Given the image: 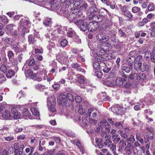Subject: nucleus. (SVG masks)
Instances as JSON below:
<instances>
[{
	"label": "nucleus",
	"mask_w": 155,
	"mask_h": 155,
	"mask_svg": "<svg viewBox=\"0 0 155 155\" xmlns=\"http://www.w3.org/2000/svg\"><path fill=\"white\" fill-rule=\"evenodd\" d=\"M90 11L91 12V13H95L97 12L98 11L97 8L96 7L95 5H93L90 8Z\"/></svg>",
	"instance_id": "ea45409f"
},
{
	"label": "nucleus",
	"mask_w": 155,
	"mask_h": 155,
	"mask_svg": "<svg viewBox=\"0 0 155 155\" xmlns=\"http://www.w3.org/2000/svg\"><path fill=\"white\" fill-rule=\"evenodd\" d=\"M99 25L96 22H91L88 25L87 29L89 31L93 32L98 28Z\"/></svg>",
	"instance_id": "f03ea898"
},
{
	"label": "nucleus",
	"mask_w": 155,
	"mask_h": 155,
	"mask_svg": "<svg viewBox=\"0 0 155 155\" xmlns=\"http://www.w3.org/2000/svg\"><path fill=\"white\" fill-rule=\"evenodd\" d=\"M72 29H71V30L70 31H68L67 32V34L68 36L70 37H71L73 36V35L74 34V31H72Z\"/></svg>",
	"instance_id": "13d9d810"
},
{
	"label": "nucleus",
	"mask_w": 155,
	"mask_h": 155,
	"mask_svg": "<svg viewBox=\"0 0 155 155\" xmlns=\"http://www.w3.org/2000/svg\"><path fill=\"white\" fill-rule=\"evenodd\" d=\"M106 50L104 49H101L99 51V54L101 55H104L106 53Z\"/></svg>",
	"instance_id": "774afa93"
},
{
	"label": "nucleus",
	"mask_w": 155,
	"mask_h": 155,
	"mask_svg": "<svg viewBox=\"0 0 155 155\" xmlns=\"http://www.w3.org/2000/svg\"><path fill=\"white\" fill-rule=\"evenodd\" d=\"M97 39L98 40L102 41L105 40L106 41L108 40V36H107L104 35L103 32L99 33L96 36Z\"/></svg>",
	"instance_id": "0eeeda50"
},
{
	"label": "nucleus",
	"mask_w": 155,
	"mask_h": 155,
	"mask_svg": "<svg viewBox=\"0 0 155 155\" xmlns=\"http://www.w3.org/2000/svg\"><path fill=\"white\" fill-rule=\"evenodd\" d=\"M30 110L34 115L38 116L39 115V112L36 108L34 107H31V108Z\"/></svg>",
	"instance_id": "a878e982"
},
{
	"label": "nucleus",
	"mask_w": 155,
	"mask_h": 155,
	"mask_svg": "<svg viewBox=\"0 0 155 155\" xmlns=\"http://www.w3.org/2000/svg\"><path fill=\"white\" fill-rule=\"evenodd\" d=\"M137 80H144L146 79V76L143 72L139 73L138 74Z\"/></svg>",
	"instance_id": "bb28decb"
},
{
	"label": "nucleus",
	"mask_w": 155,
	"mask_h": 155,
	"mask_svg": "<svg viewBox=\"0 0 155 155\" xmlns=\"http://www.w3.org/2000/svg\"><path fill=\"white\" fill-rule=\"evenodd\" d=\"M52 22L51 21V19L50 18H45L43 21V24L45 26V27L48 26L49 27V28H48V31H50L52 29V28H51V24L52 23Z\"/></svg>",
	"instance_id": "39448f33"
},
{
	"label": "nucleus",
	"mask_w": 155,
	"mask_h": 155,
	"mask_svg": "<svg viewBox=\"0 0 155 155\" xmlns=\"http://www.w3.org/2000/svg\"><path fill=\"white\" fill-rule=\"evenodd\" d=\"M18 153H16L15 154H8L7 151L5 150L3 152V155H18Z\"/></svg>",
	"instance_id": "69168bd1"
},
{
	"label": "nucleus",
	"mask_w": 155,
	"mask_h": 155,
	"mask_svg": "<svg viewBox=\"0 0 155 155\" xmlns=\"http://www.w3.org/2000/svg\"><path fill=\"white\" fill-rule=\"evenodd\" d=\"M47 102L48 105L50 104L55 105L56 103L55 97H48L47 99Z\"/></svg>",
	"instance_id": "6ab92c4d"
},
{
	"label": "nucleus",
	"mask_w": 155,
	"mask_h": 155,
	"mask_svg": "<svg viewBox=\"0 0 155 155\" xmlns=\"http://www.w3.org/2000/svg\"><path fill=\"white\" fill-rule=\"evenodd\" d=\"M104 17V16L101 15H93L92 18L95 21V22L97 23V22L101 21L103 20Z\"/></svg>",
	"instance_id": "423d86ee"
},
{
	"label": "nucleus",
	"mask_w": 155,
	"mask_h": 155,
	"mask_svg": "<svg viewBox=\"0 0 155 155\" xmlns=\"http://www.w3.org/2000/svg\"><path fill=\"white\" fill-rule=\"evenodd\" d=\"M130 67L124 65L122 67V70L123 71H124L127 73H129L131 70V68Z\"/></svg>",
	"instance_id": "f704fd0d"
},
{
	"label": "nucleus",
	"mask_w": 155,
	"mask_h": 155,
	"mask_svg": "<svg viewBox=\"0 0 155 155\" xmlns=\"http://www.w3.org/2000/svg\"><path fill=\"white\" fill-rule=\"evenodd\" d=\"M123 14L124 15L130 18H132L133 16L132 13L128 11L124 13Z\"/></svg>",
	"instance_id": "de8ad7c7"
},
{
	"label": "nucleus",
	"mask_w": 155,
	"mask_h": 155,
	"mask_svg": "<svg viewBox=\"0 0 155 155\" xmlns=\"http://www.w3.org/2000/svg\"><path fill=\"white\" fill-rule=\"evenodd\" d=\"M154 4L153 3L149 4L147 7L148 10L149 11H153L154 10Z\"/></svg>",
	"instance_id": "c03bdc74"
},
{
	"label": "nucleus",
	"mask_w": 155,
	"mask_h": 155,
	"mask_svg": "<svg viewBox=\"0 0 155 155\" xmlns=\"http://www.w3.org/2000/svg\"><path fill=\"white\" fill-rule=\"evenodd\" d=\"M119 149L118 151L121 153H122L125 147L126 146V143L123 140H120L119 143Z\"/></svg>",
	"instance_id": "6e6552de"
},
{
	"label": "nucleus",
	"mask_w": 155,
	"mask_h": 155,
	"mask_svg": "<svg viewBox=\"0 0 155 155\" xmlns=\"http://www.w3.org/2000/svg\"><path fill=\"white\" fill-rule=\"evenodd\" d=\"M19 24L21 26H24L25 25H28L29 24L30 21L25 18H22L21 19Z\"/></svg>",
	"instance_id": "aec40b11"
},
{
	"label": "nucleus",
	"mask_w": 155,
	"mask_h": 155,
	"mask_svg": "<svg viewBox=\"0 0 155 155\" xmlns=\"http://www.w3.org/2000/svg\"><path fill=\"white\" fill-rule=\"evenodd\" d=\"M76 70L80 72L81 73H85V71L84 69L83 68V67L82 66H81L80 65L77 68Z\"/></svg>",
	"instance_id": "6e6d98bb"
},
{
	"label": "nucleus",
	"mask_w": 155,
	"mask_h": 155,
	"mask_svg": "<svg viewBox=\"0 0 155 155\" xmlns=\"http://www.w3.org/2000/svg\"><path fill=\"white\" fill-rule=\"evenodd\" d=\"M87 22L86 21L84 22L80 26V30L84 31H86L87 28Z\"/></svg>",
	"instance_id": "4be33fe9"
},
{
	"label": "nucleus",
	"mask_w": 155,
	"mask_h": 155,
	"mask_svg": "<svg viewBox=\"0 0 155 155\" xmlns=\"http://www.w3.org/2000/svg\"><path fill=\"white\" fill-rule=\"evenodd\" d=\"M84 18V16L82 14H78V15L77 14V17H76V19H80L82 21H83V20Z\"/></svg>",
	"instance_id": "e2e57ef3"
},
{
	"label": "nucleus",
	"mask_w": 155,
	"mask_h": 155,
	"mask_svg": "<svg viewBox=\"0 0 155 155\" xmlns=\"http://www.w3.org/2000/svg\"><path fill=\"white\" fill-rule=\"evenodd\" d=\"M116 84L119 86H120L123 84V79L120 77L117 78L116 80Z\"/></svg>",
	"instance_id": "72a5a7b5"
},
{
	"label": "nucleus",
	"mask_w": 155,
	"mask_h": 155,
	"mask_svg": "<svg viewBox=\"0 0 155 155\" xmlns=\"http://www.w3.org/2000/svg\"><path fill=\"white\" fill-rule=\"evenodd\" d=\"M143 60V57L141 55H139L137 57L136 60L135 62H140L142 63V61Z\"/></svg>",
	"instance_id": "a18cd8bd"
},
{
	"label": "nucleus",
	"mask_w": 155,
	"mask_h": 155,
	"mask_svg": "<svg viewBox=\"0 0 155 155\" xmlns=\"http://www.w3.org/2000/svg\"><path fill=\"white\" fill-rule=\"evenodd\" d=\"M107 57H108V59L110 60L114 58L115 56L113 54L110 53L108 54Z\"/></svg>",
	"instance_id": "0e129e2a"
},
{
	"label": "nucleus",
	"mask_w": 155,
	"mask_h": 155,
	"mask_svg": "<svg viewBox=\"0 0 155 155\" xmlns=\"http://www.w3.org/2000/svg\"><path fill=\"white\" fill-rule=\"evenodd\" d=\"M151 66L150 65L144 63L143 64V68H142L141 71L143 72L145 71H150L151 70Z\"/></svg>",
	"instance_id": "a211bd4d"
},
{
	"label": "nucleus",
	"mask_w": 155,
	"mask_h": 155,
	"mask_svg": "<svg viewBox=\"0 0 155 155\" xmlns=\"http://www.w3.org/2000/svg\"><path fill=\"white\" fill-rule=\"evenodd\" d=\"M138 74L135 73H131L128 76V78L131 80L134 79L137 80Z\"/></svg>",
	"instance_id": "7c9ffc66"
},
{
	"label": "nucleus",
	"mask_w": 155,
	"mask_h": 155,
	"mask_svg": "<svg viewBox=\"0 0 155 155\" xmlns=\"http://www.w3.org/2000/svg\"><path fill=\"white\" fill-rule=\"evenodd\" d=\"M116 32L114 30H110L107 32V34L108 36V38H112L116 35Z\"/></svg>",
	"instance_id": "2f4dec72"
},
{
	"label": "nucleus",
	"mask_w": 155,
	"mask_h": 155,
	"mask_svg": "<svg viewBox=\"0 0 155 155\" xmlns=\"http://www.w3.org/2000/svg\"><path fill=\"white\" fill-rule=\"evenodd\" d=\"M72 0H68V1L66 2L65 5V7L68 8L69 6H71L72 5H73L72 2H73Z\"/></svg>",
	"instance_id": "3c124183"
},
{
	"label": "nucleus",
	"mask_w": 155,
	"mask_h": 155,
	"mask_svg": "<svg viewBox=\"0 0 155 155\" xmlns=\"http://www.w3.org/2000/svg\"><path fill=\"white\" fill-rule=\"evenodd\" d=\"M12 49L16 53H19L24 51L26 49V47L25 45H23V48L19 47L16 44H13L11 45Z\"/></svg>",
	"instance_id": "20e7f679"
},
{
	"label": "nucleus",
	"mask_w": 155,
	"mask_h": 155,
	"mask_svg": "<svg viewBox=\"0 0 155 155\" xmlns=\"http://www.w3.org/2000/svg\"><path fill=\"white\" fill-rule=\"evenodd\" d=\"M84 118H83L82 117V122L84 125L87 126L88 124V121L87 120V117L86 116Z\"/></svg>",
	"instance_id": "052dcab7"
},
{
	"label": "nucleus",
	"mask_w": 155,
	"mask_h": 155,
	"mask_svg": "<svg viewBox=\"0 0 155 155\" xmlns=\"http://www.w3.org/2000/svg\"><path fill=\"white\" fill-rule=\"evenodd\" d=\"M112 142L110 139H106L104 142V145L107 147H109L112 144Z\"/></svg>",
	"instance_id": "4c0bfd02"
},
{
	"label": "nucleus",
	"mask_w": 155,
	"mask_h": 155,
	"mask_svg": "<svg viewBox=\"0 0 155 155\" xmlns=\"http://www.w3.org/2000/svg\"><path fill=\"white\" fill-rule=\"evenodd\" d=\"M102 45L104 47V49L106 51H109L112 49V46L109 43L107 42H103L102 43Z\"/></svg>",
	"instance_id": "4468645a"
},
{
	"label": "nucleus",
	"mask_w": 155,
	"mask_h": 155,
	"mask_svg": "<svg viewBox=\"0 0 155 155\" xmlns=\"http://www.w3.org/2000/svg\"><path fill=\"white\" fill-rule=\"evenodd\" d=\"M4 41L8 44H11L14 42V40L11 38L6 37L4 40Z\"/></svg>",
	"instance_id": "a19ab883"
},
{
	"label": "nucleus",
	"mask_w": 155,
	"mask_h": 155,
	"mask_svg": "<svg viewBox=\"0 0 155 155\" xmlns=\"http://www.w3.org/2000/svg\"><path fill=\"white\" fill-rule=\"evenodd\" d=\"M75 79L80 84H82L84 82V77L80 74H76L74 76Z\"/></svg>",
	"instance_id": "9d476101"
},
{
	"label": "nucleus",
	"mask_w": 155,
	"mask_h": 155,
	"mask_svg": "<svg viewBox=\"0 0 155 155\" xmlns=\"http://www.w3.org/2000/svg\"><path fill=\"white\" fill-rule=\"evenodd\" d=\"M95 75L98 78H101L102 76V73L100 71H96L95 72Z\"/></svg>",
	"instance_id": "864d4df0"
},
{
	"label": "nucleus",
	"mask_w": 155,
	"mask_h": 155,
	"mask_svg": "<svg viewBox=\"0 0 155 155\" xmlns=\"http://www.w3.org/2000/svg\"><path fill=\"white\" fill-rule=\"evenodd\" d=\"M15 75V72L12 70L8 71L7 73L6 74V76L8 78H11Z\"/></svg>",
	"instance_id": "c756f323"
},
{
	"label": "nucleus",
	"mask_w": 155,
	"mask_h": 155,
	"mask_svg": "<svg viewBox=\"0 0 155 155\" xmlns=\"http://www.w3.org/2000/svg\"><path fill=\"white\" fill-rule=\"evenodd\" d=\"M36 41L34 35H30L28 36V41L30 44H34Z\"/></svg>",
	"instance_id": "5701e85b"
},
{
	"label": "nucleus",
	"mask_w": 155,
	"mask_h": 155,
	"mask_svg": "<svg viewBox=\"0 0 155 155\" xmlns=\"http://www.w3.org/2000/svg\"><path fill=\"white\" fill-rule=\"evenodd\" d=\"M82 21H82L81 19H78L75 20L74 21V23L77 25H78L82 22Z\"/></svg>",
	"instance_id": "338daca9"
},
{
	"label": "nucleus",
	"mask_w": 155,
	"mask_h": 155,
	"mask_svg": "<svg viewBox=\"0 0 155 155\" xmlns=\"http://www.w3.org/2000/svg\"><path fill=\"white\" fill-rule=\"evenodd\" d=\"M82 4L80 6L79 8L81 9V10H85L88 7V5L87 3L84 2H83Z\"/></svg>",
	"instance_id": "473e14b6"
},
{
	"label": "nucleus",
	"mask_w": 155,
	"mask_h": 155,
	"mask_svg": "<svg viewBox=\"0 0 155 155\" xmlns=\"http://www.w3.org/2000/svg\"><path fill=\"white\" fill-rule=\"evenodd\" d=\"M17 108L16 107L13 106L11 110V111L13 115V117L15 119H18L21 117V114L18 111Z\"/></svg>",
	"instance_id": "7ed1b4c3"
},
{
	"label": "nucleus",
	"mask_w": 155,
	"mask_h": 155,
	"mask_svg": "<svg viewBox=\"0 0 155 155\" xmlns=\"http://www.w3.org/2000/svg\"><path fill=\"white\" fill-rule=\"evenodd\" d=\"M77 16V12L74 13L73 12H71L70 13L68 17V18L71 22L76 19Z\"/></svg>",
	"instance_id": "ddd939ff"
},
{
	"label": "nucleus",
	"mask_w": 155,
	"mask_h": 155,
	"mask_svg": "<svg viewBox=\"0 0 155 155\" xmlns=\"http://www.w3.org/2000/svg\"><path fill=\"white\" fill-rule=\"evenodd\" d=\"M82 0H74L73 2V5L79 8L80 5L82 3Z\"/></svg>",
	"instance_id": "b1692460"
},
{
	"label": "nucleus",
	"mask_w": 155,
	"mask_h": 155,
	"mask_svg": "<svg viewBox=\"0 0 155 155\" xmlns=\"http://www.w3.org/2000/svg\"><path fill=\"white\" fill-rule=\"evenodd\" d=\"M102 59V57L101 56H98L95 58L96 60L99 62L100 69L102 67H104L106 66L105 63L103 61V60Z\"/></svg>",
	"instance_id": "2eb2a0df"
},
{
	"label": "nucleus",
	"mask_w": 155,
	"mask_h": 155,
	"mask_svg": "<svg viewBox=\"0 0 155 155\" xmlns=\"http://www.w3.org/2000/svg\"><path fill=\"white\" fill-rule=\"evenodd\" d=\"M117 137L118 135H117L116 137H115L113 140V141L115 143H117L121 140L120 138Z\"/></svg>",
	"instance_id": "bf43d9fd"
},
{
	"label": "nucleus",
	"mask_w": 155,
	"mask_h": 155,
	"mask_svg": "<svg viewBox=\"0 0 155 155\" xmlns=\"http://www.w3.org/2000/svg\"><path fill=\"white\" fill-rule=\"evenodd\" d=\"M35 87L36 89L40 91H41L45 89L46 87L45 85L41 84H37L35 85Z\"/></svg>",
	"instance_id": "c85d7f7f"
},
{
	"label": "nucleus",
	"mask_w": 155,
	"mask_h": 155,
	"mask_svg": "<svg viewBox=\"0 0 155 155\" xmlns=\"http://www.w3.org/2000/svg\"><path fill=\"white\" fill-rule=\"evenodd\" d=\"M11 116L10 111L7 110H5L2 114V117L5 119H10L11 118Z\"/></svg>",
	"instance_id": "f3484780"
},
{
	"label": "nucleus",
	"mask_w": 155,
	"mask_h": 155,
	"mask_svg": "<svg viewBox=\"0 0 155 155\" xmlns=\"http://www.w3.org/2000/svg\"><path fill=\"white\" fill-rule=\"evenodd\" d=\"M142 63L135 62L134 63V68L137 71H141Z\"/></svg>",
	"instance_id": "dca6fc26"
},
{
	"label": "nucleus",
	"mask_w": 155,
	"mask_h": 155,
	"mask_svg": "<svg viewBox=\"0 0 155 155\" xmlns=\"http://www.w3.org/2000/svg\"><path fill=\"white\" fill-rule=\"evenodd\" d=\"M135 57L133 56H129L127 60V62L129 63V66L131 68L133 67V63L135 61Z\"/></svg>",
	"instance_id": "9b49d317"
},
{
	"label": "nucleus",
	"mask_w": 155,
	"mask_h": 155,
	"mask_svg": "<svg viewBox=\"0 0 155 155\" xmlns=\"http://www.w3.org/2000/svg\"><path fill=\"white\" fill-rule=\"evenodd\" d=\"M68 97H58V103L59 105L63 106L65 105L68 102Z\"/></svg>",
	"instance_id": "1a4fd4ad"
},
{
	"label": "nucleus",
	"mask_w": 155,
	"mask_h": 155,
	"mask_svg": "<svg viewBox=\"0 0 155 155\" xmlns=\"http://www.w3.org/2000/svg\"><path fill=\"white\" fill-rule=\"evenodd\" d=\"M109 147H110V150L113 153H115L116 150V146L114 144L112 143Z\"/></svg>",
	"instance_id": "603ef678"
},
{
	"label": "nucleus",
	"mask_w": 155,
	"mask_h": 155,
	"mask_svg": "<svg viewBox=\"0 0 155 155\" xmlns=\"http://www.w3.org/2000/svg\"><path fill=\"white\" fill-rule=\"evenodd\" d=\"M74 93L73 92L71 91V92H68L66 93V96L65 97H80L79 96H75L74 95Z\"/></svg>",
	"instance_id": "37998d69"
},
{
	"label": "nucleus",
	"mask_w": 155,
	"mask_h": 155,
	"mask_svg": "<svg viewBox=\"0 0 155 155\" xmlns=\"http://www.w3.org/2000/svg\"><path fill=\"white\" fill-rule=\"evenodd\" d=\"M115 127L119 129H122L123 127V123L122 122H118L114 124Z\"/></svg>",
	"instance_id": "e433bc0d"
},
{
	"label": "nucleus",
	"mask_w": 155,
	"mask_h": 155,
	"mask_svg": "<svg viewBox=\"0 0 155 155\" xmlns=\"http://www.w3.org/2000/svg\"><path fill=\"white\" fill-rule=\"evenodd\" d=\"M28 63L29 66H31L34 65L35 61L34 59H32L27 61Z\"/></svg>",
	"instance_id": "4d7b16f0"
},
{
	"label": "nucleus",
	"mask_w": 155,
	"mask_h": 155,
	"mask_svg": "<svg viewBox=\"0 0 155 155\" xmlns=\"http://www.w3.org/2000/svg\"><path fill=\"white\" fill-rule=\"evenodd\" d=\"M151 53L150 51H147L145 53L144 57L147 60H148L150 58V57H151Z\"/></svg>",
	"instance_id": "49530a36"
},
{
	"label": "nucleus",
	"mask_w": 155,
	"mask_h": 155,
	"mask_svg": "<svg viewBox=\"0 0 155 155\" xmlns=\"http://www.w3.org/2000/svg\"><path fill=\"white\" fill-rule=\"evenodd\" d=\"M68 41L66 39H63L61 40V45L63 47H65L67 45Z\"/></svg>",
	"instance_id": "5fc2aeb1"
},
{
	"label": "nucleus",
	"mask_w": 155,
	"mask_h": 155,
	"mask_svg": "<svg viewBox=\"0 0 155 155\" xmlns=\"http://www.w3.org/2000/svg\"><path fill=\"white\" fill-rule=\"evenodd\" d=\"M151 60L152 62L155 63V50L153 51L151 53Z\"/></svg>",
	"instance_id": "09e8293b"
},
{
	"label": "nucleus",
	"mask_w": 155,
	"mask_h": 155,
	"mask_svg": "<svg viewBox=\"0 0 155 155\" xmlns=\"http://www.w3.org/2000/svg\"><path fill=\"white\" fill-rule=\"evenodd\" d=\"M0 71L4 73H5L7 71V68L5 65L2 64L0 68Z\"/></svg>",
	"instance_id": "58836bf2"
},
{
	"label": "nucleus",
	"mask_w": 155,
	"mask_h": 155,
	"mask_svg": "<svg viewBox=\"0 0 155 155\" xmlns=\"http://www.w3.org/2000/svg\"><path fill=\"white\" fill-rule=\"evenodd\" d=\"M140 10V8L136 6H134L133 7L132 9V11L134 13H137L139 12Z\"/></svg>",
	"instance_id": "79ce46f5"
},
{
	"label": "nucleus",
	"mask_w": 155,
	"mask_h": 155,
	"mask_svg": "<svg viewBox=\"0 0 155 155\" xmlns=\"http://www.w3.org/2000/svg\"><path fill=\"white\" fill-rule=\"evenodd\" d=\"M93 63V67L94 69L97 70L100 69L99 62L98 61H95Z\"/></svg>",
	"instance_id": "c9c22d12"
},
{
	"label": "nucleus",
	"mask_w": 155,
	"mask_h": 155,
	"mask_svg": "<svg viewBox=\"0 0 155 155\" xmlns=\"http://www.w3.org/2000/svg\"><path fill=\"white\" fill-rule=\"evenodd\" d=\"M1 20L3 22H4L5 23H7L8 22V20L6 16L2 17Z\"/></svg>",
	"instance_id": "680f3d73"
},
{
	"label": "nucleus",
	"mask_w": 155,
	"mask_h": 155,
	"mask_svg": "<svg viewBox=\"0 0 155 155\" xmlns=\"http://www.w3.org/2000/svg\"><path fill=\"white\" fill-rule=\"evenodd\" d=\"M126 141L128 143H133L135 141L134 137L133 135H131L129 137H127Z\"/></svg>",
	"instance_id": "cd10ccee"
},
{
	"label": "nucleus",
	"mask_w": 155,
	"mask_h": 155,
	"mask_svg": "<svg viewBox=\"0 0 155 155\" xmlns=\"http://www.w3.org/2000/svg\"><path fill=\"white\" fill-rule=\"evenodd\" d=\"M131 144L130 143H128L124 149L125 151V153L124 154H130L132 152L131 148H132Z\"/></svg>",
	"instance_id": "f8f14e48"
},
{
	"label": "nucleus",
	"mask_w": 155,
	"mask_h": 155,
	"mask_svg": "<svg viewBox=\"0 0 155 155\" xmlns=\"http://www.w3.org/2000/svg\"><path fill=\"white\" fill-rule=\"evenodd\" d=\"M22 114L24 117H26L29 118H31V114L29 110L25 108L24 109L23 112Z\"/></svg>",
	"instance_id": "412c9836"
},
{
	"label": "nucleus",
	"mask_w": 155,
	"mask_h": 155,
	"mask_svg": "<svg viewBox=\"0 0 155 155\" xmlns=\"http://www.w3.org/2000/svg\"><path fill=\"white\" fill-rule=\"evenodd\" d=\"M60 85L59 84L57 83H54L52 85V88L56 91H58L60 87Z\"/></svg>",
	"instance_id": "8fccbe9b"
},
{
	"label": "nucleus",
	"mask_w": 155,
	"mask_h": 155,
	"mask_svg": "<svg viewBox=\"0 0 155 155\" xmlns=\"http://www.w3.org/2000/svg\"><path fill=\"white\" fill-rule=\"evenodd\" d=\"M104 84L106 86L110 87H114V81H106L104 82Z\"/></svg>",
	"instance_id": "393cba45"
},
{
	"label": "nucleus",
	"mask_w": 155,
	"mask_h": 155,
	"mask_svg": "<svg viewBox=\"0 0 155 155\" xmlns=\"http://www.w3.org/2000/svg\"><path fill=\"white\" fill-rule=\"evenodd\" d=\"M47 6H48V8H51V10L56 11L59 15H64L65 16H66L67 11H64L63 9V8L62 9L58 2H56L54 3V0L51 1L47 4Z\"/></svg>",
	"instance_id": "f257e3e1"
}]
</instances>
